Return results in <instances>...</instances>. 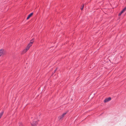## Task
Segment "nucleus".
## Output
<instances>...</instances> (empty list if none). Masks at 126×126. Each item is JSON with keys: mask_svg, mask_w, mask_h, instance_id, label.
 Returning a JSON list of instances; mask_svg holds the SVG:
<instances>
[{"mask_svg": "<svg viewBox=\"0 0 126 126\" xmlns=\"http://www.w3.org/2000/svg\"><path fill=\"white\" fill-rule=\"evenodd\" d=\"M33 40H31L30 41V42L29 44L26 47V48L24 49L22 52L21 54H24L26 52L27 50H29V48H30L31 46L32 45V44L33 43V41H32Z\"/></svg>", "mask_w": 126, "mask_h": 126, "instance_id": "f257e3e1", "label": "nucleus"}, {"mask_svg": "<svg viewBox=\"0 0 126 126\" xmlns=\"http://www.w3.org/2000/svg\"><path fill=\"white\" fill-rule=\"evenodd\" d=\"M67 111L64 113H63V114L60 116L59 117H58V118L59 119H61L67 113Z\"/></svg>", "mask_w": 126, "mask_h": 126, "instance_id": "f03ea898", "label": "nucleus"}, {"mask_svg": "<svg viewBox=\"0 0 126 126\" xmlns=\"http://www.w3.org/2000/svg\"><path fill=\"white\" fill-rule=\"evenodd\" d=\"M111 98L110 97H109L108 98H106L104 101L105 103L111 100Z\"/></svg>", "mask_w": 126, "mask_h": 126, "instance_id": "7ed1b4c3", "label": "nucleus"}, {"mask_svg": "<svg viewBox=\"0 0 126 126\" xmlns=\"http://www.w3.org/2000/svg\"><path fill=\"white\" fill-rule=\"evenodd\" d=\"M37 124V122L36 121H34L33 122V124H32V126H35Z\"/></svg>", "mask_w": 126, "mask_h": 126, "instance_id": "20e7f679", "label": "nucleus"}, {"mask_svg": "<svg viewBox=\"0 0 126 126\" xmlns=\"http://www.w3.org/2000/svg\"><path fill=\"white\" fill-rule=\"evenodd\" d=\"M4 54V50L2 49L0 50V56Z\"/></svg>", "mask_w": 126, "mask_h": 126, "instance_id": "39448f33", "label": "nucleus"}, {"mask_svg": "<svg viewBox=\"0 0 126 126\" xmlns=\"http://www.w3.org/2000/svg\"><path fill=\"white\" fill-rule=\"evenodd\" d=\"M33 14V13H32L30 14L28 16V17H27V19H28Z\"/></svg>", "mask_w": 126, "mask_h": 126, "instance_id": "423d86ee", "label": "nucleus"}, {"mask_svg": "<svg viewBox=\"0 0 126 126\" xmlns=\"http://www.w3.org/2000/svg\"><path fill=\"white\" fill-rule=\"evenodd\" d=\"M3 111L0 113V118L2 116L3 113Z\"/></svg>", "mask_w": 126, "mask_h": 126, "instance_id": "0eeeda50", "label": "nucleus"}, {"mask_svg": "<svg viewBox=\"0 0 126 126\" xmlns=\"http://www.w3.org/2000/svg\"><path fill=\"white\" fill-rule=\"evenodd\" d=\"M126 10V7L124 8L122 10L124 12Z\"/></svg>", "mask_w": 126, "mask_h": 126, "instance_id": "6e6552de", "label": "nucleus"}, {"mask_svg": "<svg viewBox=\"0 0 126 126\" xmlns=\"http://www.w3.org/2000/svg\"><path fill=\"white\" fill-rule=\"evenodd\" d=\"M83 7H84V5H83V6H82V7L81 8V10H82L83 9Z\"/></svg>", "mask_w": 126, "mask_h": 126, "instance_id": "1a4fd4ad", "label": "nucleus"}, {"mask_svg": "<svg viewBox=\"0 0 126 126\" xmlns=\"http://www.w3.org/2000/svg\"><path fill=\"white\" fill-rule=\"evenodd\" d=\"M124 12L123 11V10H122L121 12V13H123V12Z\"/></svg>", "mask_w": 126, "mask_h": 126, "instance_id": "9d476101", "label": "nucleus"}, {"mask_svg": "<svg viewBox=\"0 0 126 126\" xmlns=\"http://www.w3.org/2000/svg\"><path fill=\"white\" fill-rule=\"evenodd\" d=\"M122 13H121L120 12V13H119V16L121 15V14H122Z\"/></svg>", "mask_w": 126, "mask_h": 126, "instance_id": "9b49d317", "label": "nucleus"}, {"mask_svg": "<svg viewBox=\"0 0 126 126\" xmlns=\"http://www.w3.org/2000/svg\"><path fill=\"white\" fill-rule=\"evenodd\" d=\"M22 124L21 123H19V126H21V125Z\"/></svg>", "mask_w": 126, "mask_h": 126, "instance_id": "f8f14e48", "label": "nucleus"}, {"mask_svg": "<svg viewBox=\"0 0 126 126\" xmlns=\"http://www.w3.org/2000/svg\"><path fill=\"white\" fill-rule=\"evenodd\" d=\"M57 68H56V70H55V71H54V72H55V71H56V70H57Z\"/></svg>", "mask_w": 126, "mask_h": 126, "instance_id": "ddd939ff", "label": "nucleus"}]
</instances>
